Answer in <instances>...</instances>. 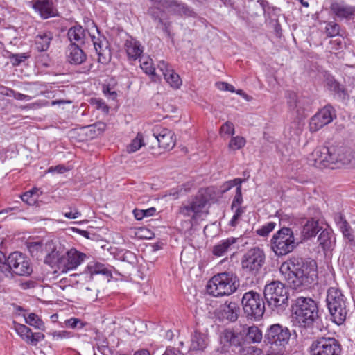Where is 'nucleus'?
<instances>
[{
  "mask_svg": "<svg viewBox=\"0 0 355 355\" xmlns=\"http://www.w3.org/2000/svg\"><path fill=\"white\" fill-rule=\"evenodd\" d=\"M67 53L68 61L71 64H78L86 59V55L79 47L78 44L75 43L69 45Z\"/></svg>",
  "mask_w": 355,
  "mask_h": 355,
  "instance_id": "nucleus-26",
  "label": "nucleus"
},
{
  "mask_svg": "<svg viewBox=\"0 0 355 355\" xmlns=\"http://www.w3.org/2000/svg\"><path fill=\"white\" fill-rule=\"evenodd\" d=\"M141 68L146 74H155V68L153 67L152 60L149 58H141L139 60Z\"/></svg>",
  "mask_w": 355,
  "mask_h": 355,
  "instance_id": "nucleus-45",
  "label": "nucleus"
},
{
  "mask_svg": "<svg viewBox=\"0 0 355 355\" xmlns=\"http://www.w3.org/2000/svg\"><path fill=\"white\" fill-rule=\"evenodd\" d=\"M240 352L241 355H261V350L253 346L242 347Z\"/></svg>",
  "mask_w": 355,
  "mask_h": 355,
  "instance_id": "nucleus-50",
  "label": "nucleus"
},
{
  "mask_svg": "<svg viewBox=\"0 0 355 355\" xmlns=\"http://www.w3.org/2000/svg\"><path fill=\"white\" fill-rule=\"evenodd\" d=\"M64 214L65 217L70 219L77 218L80 215L78 211L72 210L66 211Z\"/></svg>",
  "mask_w": 355,
  "mask_h": 355,
  "instance_id": "nucleus-62",
  "label": "nucleus"
},
{
  "mask_svg": "<svg viewBox=\"0 0 355 355\" xmlns=\"http://www.w3.org/2000/svg\"><path fill=\"white\" fill-rule=\"evenodd\" d=\"M331 10L335 15L341 19H347L354 15L355 8L340 4L338 3H334L331 6Z\"/></svg>",
  "mask_w": 355,
  "mask_h": 355,
  "instance_id": "nucleus-29",
  "label": "nucleus"
},
{
  "mask_svg": "<svg viewBox=\"0 0 355 355\" xmlns=\"http://www.w3.org/2000/svg\"><path fill=\"white\" fill-rule=\"evenodd\" d=\"M208 345V338L205 334L196 330L191 338V348L193 350H203Z\"/></svg>",
  "mask_w": 355,
  "mask_h": 355,
  "instance_id": "nucleus-31",
  "label": "nucleus"
},
{
  "mask_svg": "<svg viewBox=\"0 0 355 355\" xmlns=\"http://www.w3.org/2000/svg\"><path fill=\"white\" fill-rule=\"evenodd\" d=\"M79 322V319L76 318H71L65 320L64 324L67 327H70L72 329H76L77 327V323Z\"/></svg>",
  "mask_w": 355,
  "mask_h": 355,
  "instance_id": "nucleus-59",
  "label": "nucleus"
},
{
  "mask_svg": "<svg viewBox=\"0 0 355 355\" xmlns=\"http://www.w3.org/2000/svg\"><path fill=\"white\" fill-rule=\"evenodd\" d=\"M338 223L343 233H346L347 230H350L349 225L341 216H339V221Z\"/></svg>",
  "mask_w": 355,
  "mask_h": 355,
  "instance_id": "nucleus-56",
  "label": "nucleus"
},
{
  "mask_svg": "<svg viewBox=\"0 0 355 355\" xmlns=\"http://www.w3.org/2000/svg\"><path fill=\"white\" fill-rule=\"evenodd\" d=\"M263 295L268 306L277 313L284 311L288 304V290L279 281H272L267 284Z\"/></svg>",
  "mask_w": 355,
  "mask_h": 355,
  "instance_id": "nucleus-4",
  "label": "nucleus"
},
{
  "mask_svg": "<svg viewBox=\"0 0 355 355\" xmlns=\"http://www.w3.org/2000/svg\"><path fill=\"white\" fill-rule=\"evenodd\" d=\"M291 306L295 320L300 327H311L319 317L318 304L311 297H297Z\"/></svg>",
  "mask_w": 355,
  "mask_h": 355,
  "instance_id": "nucleus-3",
  "label": "nucleus"
},
{
  "mask_svg": "<svg viewBox=\"0 0 355 355\" xmlns=\"http://www.w3.org/2000/svg\"><path fill=\"white\" fill-rule=\"evenodd\" d=\"M6 277L10 275L28 276L33 272L31 261L28 257L20 252H14L7 258V265L1 269Z\"/></svg>",
  "mask_w": 355,
  "mask_h": 355,
  "instance_id": "nucleus-7",
  "label": "nucleus"
},
{
  "mask_svg": "<svg viewBox=\"0 0 355 355\" xmlns=\"http://www.w3.org/2000/svg\"><path fill=\"white\" fill-rule=\"evenodd\" d=\"M320 231L318 227V222L311 219L304 225L301 232L303 239H309V238L315 236Z\"/></svg>",
  "mask_w": 355,
  "mask_h": 355,
  "instance_id": "nucleus-33",
  "label": "nucleus"
},
{
  "mask_svg": "<svg viewBox=\"0 0 355 355\" xmlns=\"http://www.w3.org/2000/svg\"><path fill=\"white\" fill-rule=\"evenodd\" d=\"M240 313V308L235 302H225L218 309V315L230 322L236 321Z\"/></svg>",
  "mask_w": 355,
  "mask_h": 355,
  "instance_id": "nucleus-21",
  "label": "nucleus"
},
{
  "mask_svg": "<svg viewBox=\"0 0 355 355\" xmlns=\"http://www.w3.org/2000/svg\"><path fill=\"white\" fill-rule=\"evenodd\" d=\"M44 338V335L42 333H32L31 335L29 343H31L32 345H35L39 341L42 340Z\"/></svg>",
  "mask_w": 355,
  "mask_h": 355,
  "instance_id": "nucleus-53",
  "label": "nucleus"
},
{
  "mask_svg": "<svg viewBox=\"0 0 355 355\" xmlns=\"http://www.w3.org/2000/svg\"><path fill=\"white\" fill-rule=\"evenodd\" d=\"M29 56L26 53L11 54L9 58L11 60L12 64L14 66H18L21 62H24Z\"/></svg>",
  "mask_w": 355,
  "mask_h": 355,
  "instance_id": "nucleus-47",
  "label": "nucleus"
},
{
  "mask_svg": "<svg viewBox=\"0 0 355 355\" xmlns=\"http://www.w3.org/2000/svg\"><path fill=\"white\" fill-rule=\"evenodd\" d=\"M15 92V90L8 88V87H3L0 91V93L2 95L6 96H12V97H14Z\"/></svg>",
  "mask_w": 355,
  "mask_h": 355,
  "instance_id": "nucleus-61",
  "label": "nucleus"
},
{
  "mask_svg": "<svg viewBox=\"0 0 355 355\" xmlns=\"http://www.w3.org/2000/svg\"><path fill=\"white\" fill-rule=\"evenodd\" d=\"M240 286L238 276L233 272L225 271L214 275L207 285V293L216 297L229 296Z\"/></svg>",
  "mask_w": 355,
  "mask_h": 355,
  "instance_id": "nucleus-2",
  "label": "nucleus"
},
{
  "mask_svg": "<svg viewBox=\"0 0 355 355\" xmlns=\"http://www.w3.org/2000/svg\"><path fill=\"white\" fill-rule=\"evenodd\" d=\"M94 331L96 334V336L94 338V339L97 341H99L101 343V345L97 343V349L100 352L98 355H105V352L108 350L106 340L103 335L101 333L98 332V330L94 329ZM94 355H98L94 349Z\"/></svg>",
  "mask_w": 355,
  "mask_h": 355,
  "instance_id": "nucleus-36",
  "label": "nucleus"
},
{
  "mask_svg": "<svg viewBox=\"0 0 355 355\" xmlns=\"http://www.w3.org/2000/svg\"><path fill=\"white\" fill-rule=\"evenodd\" d=\"M276 227V223L270 222L257 230V234L261 236H268Z\"/></svg>",
  "mask_w": 355,
  "mask_h": 355,
  "instance_id": "nucleus-46",
  "label": "nucleus"
},
{
  "mask_svg": "<svg viewBox=\"0 0 355 355\" xmlns=\"http://www.w3.org/2000/svg\"><path fill=\"white\" fill-rule=\"evenodd\" d=\"M243 202L242 193H241V187H236V194L234 198L233 202L232 203V209L234 207L240 205Z\"/></svg>",
  "mask_w": 355,
  "mask_h": 355,
  "instance_id": "nucleus-52",
  "label": "nucleus"
},
{
  "mask_svg": "<svg viewBox=\"0 0 355 355\" xmlns=\"http://www.w3.org/2000/svg\"><path fill=\"white\" fill-rule=\"evenodd\" d=\"M310 353L311 355H341L342 347L335 338L320 336L312 342Z\"/></svg>",
  "mask_w": 355,
  "mask_h": 355,
  "instance_id": "nucleus-11",
  "label": "nucleus"
},
{
  "mask_svg": "<svg viewBox=\"0 0 355 355\" xmlns=\"http://www.w3.org/2000/svg\"><path fill=\"white\" fill-rule=\"evenodd\" d=\"M105 128V124L101 121H98L90 125V138H94L101 135Z\"/></svg>",
  "mask_w": 355,
  "mask_h": 355,
  "instance_id": "nucleus-43",
  "label": "nucleus"
},
{
  "mask_svg": "<svg viewBox=\"0 0 355 355\" xmlns=\"http://www.w3.org/2000/svg\"><path fill=\"white\" fill-rule=\"evenodd\" d=\"M128 58L130 60H136L143 53L144 48L139 41L133 37L126 40L124 44Z\"/></svg>",
  "mask_w": 355,
  "mask_h": 355,
  "instance_id": "nucleus-22",
  "label": "nucleus"
},
{
  "mask_svg": "<svg viewBox=\"0 0 355 355\" xmlns=\"http://www.w3.org/2000/svg\"><path fill=\"white\" fill-rule=\"evenodd\" d=\"M220 338V343L225 350L227 351L231 349L232 351H235L238 349L239 351H241L243 343L241 331L238 333L234 330L227 329L221 333Z\"/></svg>",
  "mask_w": 355,
  "mask_h": 355,
  "instance_id": "nucleus-16",
  "label": "nucleus"
},
{
  "mask_svg": "<svg viewBox=\"0 0 355 355\" xmlns=\"http://www.w3.org/2000/svg\"><path fill=\"white\" fill-rule=\"evenodd\" d=\"M15 329L23 340L27 343L30 342L32 331L29 327L24 324L15 322Z\"/></svg>",
  "mask_w": 355,
  "mask_h": 355,
  "instance_id": "nucleus-38",
  "label": "nucleus"
},
{
  "mask_svg": "<svg viewBox=\"0 0 355 355\" xmlns=\"http://www.w3.org/2000/svg\"><path fill=\"white\" fill-rule=\"evenodd\" d=\"M279 270L295 289L309 287L318 282V266L313 259L292 257L282 263Z\"/></svg>",
  "mask_w": 355,
  "mask_h": 355,
  "instance_id": "nucleus-1",
  "label": "nucleus"
},
{
  "mask_svg": "<svg viewBox=\"0 0 355 355\" xmlns=\"http://www.w3.org/2000/svg\"><path fill=\"white\" fill-rule=\"evenodd\" d=\"M304 99L297 98V95L293 92L288 93V105L291 110H296L298 114L305 110Z\"/></svg>",
  "mask_w": 355,
  "mask_h": 355,
  "instance_id": "nucleus-35",
  "label": "nucleus"
},
{
  "mask_svg": "<svg viewBox=\"0 0 355 355\" xmlns=\"http://www.w3.org/2000/svg\"><path fill=\"white\" fill-rule=\"evenodd\" d=\"M327 87L331 92L334 94L342 101H347L349 98V94L347 89L343 85L340 84L334 78H327Z\"/></svg>",
  "mask_w": 355,
  "mask_h": 355,
  "instance_id": "nucleus-27",
  "label": "nucleus"
},
{
  "mask_svg": "<svg viewBox=\"0 0 355 355\" xmlns=\"http://www.w3.org/2000/svg\"><path fill=\"white\" fill-rule=\"evenodd\" d=\"M238 239L230 237L223 240L214 246L212 253L216 257L225 256L229 251L234 249V245L237 242Z\"/></svg>",
  "mask_w": 355,
  "mask_h": 355,
  "instance_id": "nucleus-25",
  "label": "nucleus"
},
{
  "mask_svg": "<svg viewBox=\"0 0 355 355\" xmlns=\"http://www.w3.org/2000/svg\"><path fill=\"white\" fill-rule=\"evenodd\" d=\"M318 241L319 245L326 251L332 248L335 243V238L331 230L324 229L319 234Z\"/></svg>",
  "mask_w": 355,
  "mask_h": 355,
  "instance_id": "nucleus-30",
  "label": "nucleus"
},
{
  "mask_svg": "<svg viewBox=\"0 0 355 355\" xmlns=\"http://www.w3.org/2000/svg\"><path fill=\"white\" fill-rule=\"evenodd\" d=\"M245 139L243 137H233L230 141L228 148L232 150H236L242 148L245 144Z\"/></svg>",
  "mask_w": 355,
  "mask_h": 355,
  "instance_id": "nucleus-41",
  "label": "nucleus"
},
{
  "mask_svg": "<svg viewBox=\"0 0 355 355\" xmlns=\"http://www.w3.org/2000/svg\"><path fill=\"white\" fill-rule=\"evenodd\" d=\"M44 250L47 253L44 262L51 266L57 265L60 268V261L62 258V255L56 250L55 243L52 241L46 242Z\"/></svg>",
  "mask_w": 355,
  "mask_h": 355,
  "instance_id": "nucleus-24",
  "label": "nucleus"
},
{
  "mask_svg": "<svg viewBox=\"0 0 355 355\" xmlns=\"http://www.w3.org/2000/svg\"><path fill=\"white\" fill-rule=\"evenodd\" d=\"M216 86L220 90L223 91H229L231 92H234L235 89L233 85L228 84L225 82H220L216 83Z\"/></svg>",
  "mask_w": 355,
  "mask_h": 355,
  "instance_id": "nucleus-55",
  "label": "nucleus"
},
{
  "mask_svg": "<svg viewBox=\"0 0 355 355\" xmlns=\"http://www.w3.org/2000/svg\"><path fill=\"white\" fill-rule=\"evenodd\" d=\"M335 116L332 106L327 105L318 112L311 119L309 127L311 132H316L324 125L330 123Z\"/></svg>",
  "mask_w": 355,
  "mask_h": 355,
  "instance_id": "nucleus-15",
  "label": "nucleus"
},
{
  "mask_svg": "<svg viewBox=\"0 0 355 355\" xmlns=\"http://www.w3.org/2000/svg\"><path fill=\"white\" fill-rule=\"evenodd\" d=\"M241 333L243 338L245 337L246 341L252 343H259L263 339L262 331L257 326L243 327Z\"/></svg>",
  "mask_w": 355,
  "mask_h": 355,
  "instance_id": "nucleus-28",
  "label": "nucleus"
},
{
  "mask_svg": "<svg viewBox=\"0 0 355 355\" xmlns=\"http://www.w3.org/2000/svg\"><path fill=\"white\" fill-rule=\"evenodd\" d=\"M293 232L291 228L282 227L272 237L270 246L277 256H284L291 252L297 246Z\"/></svg>",
  "mask_w": 355,
  "mask_h": 355,
  "instance_id": "nucleus-8",
  "label": "nucleus"
},
{
  "mask_svg": "<svg viewBox=\"0 0 355 355\" xmlns=\"http://www.w3.org/2000/svg\"><path fill=\"white\" fill-rule=\"evenodd\" d=\"M90 105L94 106L95 109L101 110L104 115H107L109 112L110 107L102 99L90 98Z\"/></svg>",
  "mask_w": 355,
  "mask_h": 355,
  "instance_id": "nucleus-42",
  "label": "nucleus"
},
{
  "mask_svg": "<svg viewBox=\"0 0 355 355\" xmlns=\"http://www.w3.org/2000/svg\"><path fill=\"white\" fill-rule=\"evenodd\" d=\"M326 302L331 320L338 325L343 324L347 318L348 310L346 297L341 290L330 287L327 290Z\"/></svg>",
  "mask_w": 355,
  "mask_h": 355,
  "instance_id": "nucleus-6",
  "label": "nucleus"
},
{
  "mask_svg": "<svg viewBox=\"0 0 355 355\" xmlns=\"http://www.w3.org/2000/svg\"><path fill=\"white\" fill-rule=\"evenodd\" d=\"M133 214H134L135 218L137 220H140L143 219V218L145 217V216H144V214L143 209H135L133 211Z\"/></svg>",
  "mask_w": 355,
  "mask_h": 355,
  "instance_id": "nucleus-64",
  "label": "nucleus"
},
{
  "mask_svg": "<svg viewBox=\"0 0 355 355\" xmlns=\"http://www.w3.org/2000/svg\"><path fill=\"white\" fill-rule=\"evenodd\" d=\"M164 77L166 82L173 88L178 89L182 85L180 76L173 69L164 74Z\"/></svg>",
  "mask_w": 355,
  "mask_h": 355,
  "instance_id": "nucleus-37",
  "label": "nucleus"
},
{
  "mask_svg": "<svg viewBox=\"0 0 355 355\" xmlns=\"http://www.w3.org/2000/svg\"><path fill=\"white\" fill-rule=\"evenodd\" d=\"M241 304L245 316L250 320H259L265 311V304L259 293L250 291L243 294Z\"/></svg>",
  "mask_w": 355,
  "mask_h": 355,
  "instance_id": "nucleus-9",
  "label": "nucleus"
},
{
  "mask_svg": "<svg viewBox=\"0 0 355 355\" xmlns=\"http://www.w3.org/2000/svg\"><path fill=\"white\" fill-rule=\"evenodd\" d=\"M85 257V254L78 252L75 249H71L60 261V268L62 272L73 270L79 266Z\"/></svg>",
  "mask_w": 355,
  "mask_h": 355,
  "instance_id": "nucleus-18",
  "label": "nucleus"
},
{
  "mask_svg": "<svg viewBox=\"0 0 355 355\" xmlns=\"http://www.w3.org/2000/svg\"><path fill=\"white\" fill-rule=\"evenodd\" d=\"M332 154V166L340 167L346 165L355 164V153L344 146H331Z\"/></svg>",
  "mask_w": 355,
  "mask_h": 355,
  "instance_id": "nucleus-14",
  "label": "nucleus"
},
{
  "mask_svg": "<svg viewBox=\"0 0 355 355\" xmlns=\"http://www.w3.org/2000/svg\"><path fill=\"white\" fill-rule=\"evenodd\" d=\"M144 145L143 135L141 133H138L137 137L127 146V151L128 153H134Z\"/></svg>",
  "mask_w": 355,
  "mask_h": 355,
  "instance_id": "nucleus-39",
  "label": "nucleus"
},
{
  "mask_svg": "<svg viewBox=\"0 0 355 355\" xmlns=\"http://www.w3.org/2000/svg\"><path fill=\"white\" fill-rule=\"evenodd\" d=\"M103 92L105 94H109L110 98L113 100L116 99L117 96L116 92L115 91H111L108 86L103 88Z\"/></svg>",
  "mask_w": 355,
  "mask_h": 355,
  "instance_id": "nucleus-63",
  "label": "nucleus"
},
{
  "mask_svg": "<svg viewBox=\"0 0 355 355\" xmlns=\"http://www.w3.org/2000/svg\"><path fill=\"white\" fill-rule=\"evenodd\" d=\"M54 340H59L65 338H69L73 336V334L70 331H56L51 333Z\"/></svg>",
  "mask_w": 355,
  "mask_h": 355,
  "instance_id": "nucleus-49",
  "label": "nucleus"
},
{
  "mask_svg": "<svg viewBox=\"0 0 355 355\" xmlns=\"http://www.w3.org/2000/svg\"><path fill=\"white\" fill-rule=\"evenodd\" d=\"M113 269L114 268L110 265L95 262L90 265V281L96 280L99 276L101 282H110L112 278Z\"/></svg>",
  "mask_w": 355,
  "mask_h": 355,
  "instance_id": "nucleus-20",
  "label": "nucleus"
},
{
  "mask_svg": "<svg viewBox=\"0 0 355 355\" xmlns=\"http://www.w3.org/2000/svg\"><path fill=\"white\" fill-rule=\"evenodd\" d=\"M291 336L288 328L275 324L267 329L263 341L271 349L272 353L283 355L288 345Z\"/></svg>",
  "mask_w": 355,
  "mask_h": 355,
  "instance_id": "nucleus-5",
  "label": "nucleus"
},
{
  "mask_svg": "<svg viewBox=\"0 0 355 355\" xmlns=\"http://www.w3.org/2000/svg\"><path fill=\"white\" fill-rule=\"evenodd\" d=\"M29 3L42 19H48L58 15L57 8L51 0H32Z\"/></svg>",
  "mask_w": 355,
  "mask_h": 355,
  "instance_id": "nucleus-19",
  "label": "nucleus"
},
{
  "mask_svg": "<svg viewBox=\"0 0 355 355\" xmlns=\"http://www.w3.org/2000/svg\"><path fill=\"white\" fill-rule=\"evenodd\" d=\"M67 168L63 165H58L56 166L50 167L47 172L48 173H64L66 172Z\"/></svg>",
  "mask_w": 355,
  "mask_h": 355,
  "instance_id": "nucleus-57",
  "label": "nucleus"
},
{
  "mask_svg": "<svg viewBox=\"0 0 355 355\" xmlns=\"http://www.w3.org/2000/svg\"><path fill=\"white\" fill-rule=\"evenodd\" d=\"M162 355H184L180 350L177 348L169 347H167L165 352Z\"/></svg>",
  "mask_w": 355,
  "mask_h": 355,
  "instance_id": "nucleus-58",
  "label": "nucleus"
},
{
  "mask_svg": "<svg viewBox=\"0 0 355 355\" xmlns=\"http://www.w3.org/2000/svg\"><path fill=\"white\" fill-rule=\"evenodd\" d=\"M207 198L202 194H198L187 203L183 204L180 208V213L184 216L191 217L192 220H196L202 216L207 215L205 207L207 204Z\"/></svg>",
  "mask_w": 355,
  "mask_h": 355,
  "instance_id": "nucleus-12",
  "label": "nucleus"
},
{
  "mask_svg": "<svg viewBox=\"0 0 355 355\" xmlns=\"http://www.w3.org/2000/svg\"><path fill=\"white\" fill-rule=\"evenodd\" d=\"M68 38L73 44H82L84 42V30L80 26H73L69 29L67 33Z\"/></svg>",
  "mask_w": 355,
  "mask_h": 355,
  "instance_id": "nucleus-34",
  "label": "nucleus"
},
{
  "mask_svg": "<svg viewBox=\"0 0 355 355\" xmlns=\"http://www.w3.org/2000/svg\"><path fill=\"white\" fill-rule=\"evenodd\" d=\"M53 35L51 32H45L35 37V45L38 51H45L49 47Z\"/></svg>",
  "mask_w": 355,
  "mask_h": 355,
  "instance_id": "nucleus-32",
  "label": "nucleus"
},
{
  "mask_svg": "<svg viewBox=\"0 0 355 355\" xmlns=\"http://www.w3.org/2000/svg\"><path fill=\"white\" fill-rule=\"evenodd\" d=\"M327 35L329 37H334L339 34V26L334 22H329L326 26Z\"/></svg>",
  "mask_w": 355,
  "mask_h": 355,
  "instance_id": "nucleus-48",
  "label": "nucleus"
},
{
  "mask_svg": "<svg viewBox=\"0 0 355 355\" xmlns=\"http://www.w3.org/2000/svg\"><path fill=\"white\" fill-rule=\"evenodd\" d=\"M123 261H126L129 263H133L136 259L135 255L130 251H126L124 252L123 255Z\"/></svg>",
  "mask_w": 355,
  "mask_h": 355,
  "instance_id": "nucleus-60",
  "label": "nucleus"
},
{
  "mask_svg": "<svg viewBox=\"0 0 355 355\" xmlns=\"http://www.w3.org/2000/svg\"><path fill=\"white\" fill-rule=\"evenodd\" d=\"M153 135L157 140L159 148L170 150L175 145L174 133L168 129L159 126L155 127L153 129Z\"/></svg>",
  "mask_w": 355,
  "mask_h": 355,
  "instance_id": "nucleus-17",
  "label": "nucleus"
},
{
  "mask_svg": "<svg viewBox=\"0 0 355 355\" xmlns=\"http://www.w3.org/2000/svg\"><path fill=\"white\" fill-rule=\"evenodd\" d=\"M266 255L263 250L255 247L248 250L243 256L241 266L245 272L251 276L259 273L265 263Z\"/></svg>",
  "mask_w": 355,
  "mask_h": 355,
  "instance_id": "nucleus-10",
  "label": "nucleus"
},
{
  "mask_svg": "<svg viewBox=\"0 0 355 355\" xmlns=\"http://www.w3.org/2000/svg\"><path fill=\"white\" fill-rule=\"evenodd\" d=\"M220 134L231 135L234 134V127L232 123L227 121L220 128Z\"/></svg>",
  "mask_w": 355,
  "mask_h": 355,
  "instance_id": "nucleus-51",
  "label": "nucleus"
},
{
  "mask_svg": "<svg viewBox=\"0 0 355 355\" xmlns=\"http://www.w3.org/2000/svg\"><path fill=\"white\" fill-rule=\"evenodd\" d=\"M332 154L331 146H320L316 148L308 157V163L310 166L318 168L327 167L334 168L332 166Z\"/></svg>",
  "mask_w": 355,
  "mask_h": 355,
  "instance_id": "nucleus-13",
  "label": "nucleus"
},
{
  "mask_svg": "<svg viewBox=\"0 0 355 355\" xmlns=\"http://www.w3.org/2000/svg\"><path fill=\"white\" fill-rule=\"evenodd\" d=\"M37 189H32L21 195L20 198L23 202L27 203L28 205H34L37 201V196H35V193L37 192Z\"/></svg>",
  "mask_w": 355,
  "mask_h": 355,
  "instance_id": "nucleus-44",
  "label": "nucleus"
},
{
  "mask_svg": "<svg viewBox=\"0 0 355 355\" xmlns=\"http://www.w3.org/2000/svg\"><path fill=\"white\" fill-rule=\"evenodd\" d=\"M25 321L28 324L33 326L38 329H42L44 327L43 322L35 313H30L28 317L25 318Z\"/></svg>",
  "mask_w": 355,
  "mask_h": 355,
  "instance_id": "nucleus-40",
  "label": "nucleus"
},
{
  "mask_svg": "<svg viewBox=\"0 0 355 355\" xmlns=\"http://www.w3.org/2000/svg\"><path fill=\"white\" fill-rule=\"evenodd\" d=\"M157 67L162 71L163 76L173 69L164 60L159 61Z\"/></svg>",
  "mask_w": 355,
  "mask_h": 355,
  "instance_id": "nucleus-54",
  "label": "nucleus"
},
{
  "mask_svg": "<svg viewBox=\"0 0 355 355\" xmlns=\"http://www.w3.org/2000/svg\"><path fill=\"white\" fill-rule=\"evenodd\" d=\"M90 39L93 43L95 53L97 55V60L99 62L105 64L107 59L106 53H107V46L104 38L100 37H96L90 34Z\"/></svg>",
  "mask_w": 355,
  "mask_h": 355,
  "instance_id": "nucleus-23",
  "label": "nucleus"
}]
</instances>
